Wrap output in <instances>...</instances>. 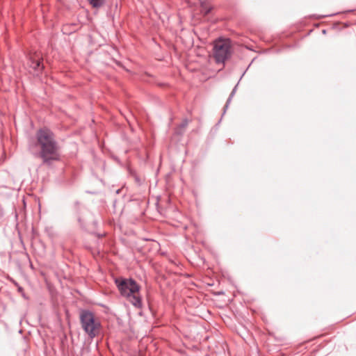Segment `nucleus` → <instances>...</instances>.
<instances>
[{"instance_id":"nucleus-1","label":"nucleus","mask_w":356,"mask_h":356,"mask_svg":"<svg viewBox=\"0 0 356 356\" xmlns=\"http://www.w3.org/2000/svg\"><path fill=\"white\" fill-rule=\"evenodd\" d=\"M37 143L35 147L39 148L37 153L44 163L50 165L52 161L59 159L58 146L53 132L47 128L39 129L36 132Z\"/></svg>"},{"instance_id":"nucleus-2","label":"nucleus","mask_w":356,"mask_h":356,"mask_svg":"<svg viewBox=\"0 0 356 356\" xmlns=\"http://www.w3.org/2000/svg\"><path fill=\"white\" fill-rule=\"evenodd\" d=\"M80 321L82 328L90 338H94L98 332L100 324L95 320L93 313L88 310L80 312Z\"/></svg>"},{"instance_id":"nucleus-3","label":"nucleus","mask_w":356,"mask_h":356,"mask_svg":"<svg viewBox=\"0 0 356 356\" xmlns=\"http://www.w3.org/2000/svg\"><path fill=\"white\" fill-rule=\"evenodd\" d=\"M213 57L218 63H223L231 56V43L229 39L219 38L214 42Z\"/></svg>"},{"instance_id":"nucleus-4","label":"nucleus","mask_w":356,"mask_h":356,"mask_svg":"<svg viewBox=\"0 0 356 356\" xmlns=\"http://www.w3.org/2000/svg\"><path fill=\"white\" fill-rule=\"evenodd\" d=\"M115 284L123 296H131L132 293H138L139 286L133 279H117Z\"/></svg>"},{"instance_id":"nucleus-5","label":"nucleus","mask_w":356,"mask_h":356,"mask_svg":"<svg viewBox=\"0 0 356 356\" xmlns=\"http://www.w3.org/2000/svg\"><path fill=\"white\" fill-rule=\"evenodd\" d=\"M42 60V54L40 52L31 54L27 61V66L30 72L36 75L42 72L44 68Z\"/></svg>"},{"instance_id":"nucleus-6","label":"nucleus","mask_w":356,"mask_h":356,"mask_svg":"<svg viewBox=\"0 0 356 356\" xmlns=\"http://www.w3.org/2000/svg\"><path fill=\"white\" fill-rule=\"evenodd\" d=\"M127 298H129V300L133 305H134L135 307H136L138 308L141 307V306H142L141 298L136 294V293H132L131 295V296H127Z\"/></svg>"},{"instance_id":"nucleus-7","label":"nucleus","mask_w":356,"mask_h":356,"mask_svg":"<svg viewBox=\"0 0 356 356\" xmlns=\"http://www.w3.org/2000/svg\"><path fill=\"white\" fill-rule=\"evenodd\" d=\"M88 1L93 8L101 7L104 3V1H105V0H88Z\"/></svg>"},{"instance_id":"nucleus-8","label":"nucleus","mask_w":356,"mask_h":356,"mask_svg":"<svg viewBox=\"0 0 356 356\" xmlns=\"http://www.w3.org/2000/svg\"><path fill=\"white\" fill-rule=\"evenodd\" d=\"M76 204V216H77V220H78V222H79V225H80L81 226H83V221H82V219H81V216H80V213H79V210H80V208H79V202H76V204Z\"/></svg>"},{"instance_id":"nucleus-9","label":"nucleus","mask_w":356,"mask_h":356,"mask_svg":"<svg viewBox=\"0 0 356 356\" xmlns=\"http://www.w3.org/2000/svg\"><path fill=\"white\" fill-rule=\"evenodd\" d=\"M235 90H236V87L233 89V90H232V92L229 99H227V104H226V105L224 107V111H225L227 109L228 104L230 102L232 97L234 96V95L235 93Z\"/></svg>"},{"instance_id":"nucleus-10","label":"nucleus","mask_w":356,"mask_h":356,"mask_svg":"<svg viewBox=\"0 0 356 356\" xmlns=\"http://www.w3.org/2000/svg\"><path fill=\"white\" fill-rule=\"evenodd\" d=\"M188 124V120L187 119H184L182 122L180 124L181 128H185Z\"/></svg>"},{"instance_id":"nucleus-11","label":"nucleus","mask_w":356,"mask_h":356,"mask_svg":"<svg viewBox=\"0 0 356 356\" xmlns=\"http://www.w3.org/2000/svg\"><path fill=\"white\" fill-rule=\"evenodd\" d=\"M209 11H210V10H209H209H207L206 11V13H207H207H209Z\"/></svg>"}]
</instances>
